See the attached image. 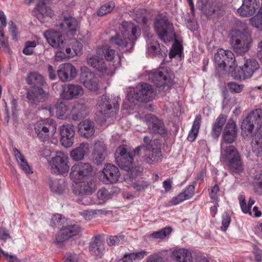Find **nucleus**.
<instances>
[{
  "label": "nucleus",
  "instance_id": "nucleus-57",
  "mask_svg": "<svg viewBox=\"0 0 262 262\" xmlns=\"http://www.w3.org/2000/svg\"><path fill=\"white\" fill-rule=\"evenodd\" d=\"M101 210H84L81 212V215L87 220H90L93 219L95 215L98 213L102 212Z\"/></svg>",
  "mask_w": 262,
  "mask_h": 262
},
{
  "label": "nucleus",
  "instance_id": "nucleus-19",
  "mask_svg": "<svg viewBox=\"0 0 262 262\" xmlns=\"http://www.w3.org/2000/svg\"><path fill=\"white\" fill-rule=\"evenodd\" d=\"M43 36L53 48L61 49L65 45V39L60 32L49 30L43 33Z\"/></svg>",
  "mask_w": 262,
  "mask_h": 262
},
{
  "label": "nucleus",
  "instance_id": "nucleus-30",
  "mask_svg": "<svg viewBox=\"0 0 262 262\" xmlns=\"http://www.w3.org/2000/svg\"><path fill=\"white\" fill-rule=\"evenodd\" d=\"M90 145L88 143H81L79 145L74 148L70 152L72 159L75 161H79L84 159L89 153Z\"/></svg>",
  "mask_w": 262,
  "mask_h": 262
},
{
  "label": "nucleus",
  "instance_id": "nucleus-58",
  "mask_svg": "<svg viewBox=\"0 0 262 262\" xmlns=\"http://www.w3.org/2000/svg\"><path fill=\"white\" fill-rule=\"evenodd\" d=\"M227 85L231 92L235 93H241L244 88V85L243 84H239L234 82H229Z\"/></svg>",
  "mask_w": 262,
  "mask_h": 262
},
{
  "label": "nucleus",
  "instance_id": "nucleus-37",
  "mask_svg": "<svg viewBox=\"0 0 262 262\" xmlns=\"http://www.w3.org/2000/svg\"><path fill=\"white\" fill-rule=\"evenodd\" d=\"M14 156L20 168L25 172L27 174H30L33 172L31 167L28 164L26 159L24 156L16 148L14 147L13 148Z\"/></svg>",
  "mask_w": 262,
  "mask_h": 262
},
{
  "label": "nucleus",
  "instance_id": "nucleus-25",
  "mask_svg": "<svg viewBox=\"0 0 262 262\" xmlns=\"http://www.w3.org/2000/svg\"><path fill=\"white\" fill-rule=\"evenodd\" d=\"M237 137V128L233 120H229L226 124L223 132V140L221 142L225 144L233 143Z\"/></svg>",
  "mask_w": 262,
  "mask_h": 262
},
{
  "label": "nucleus",
  "instance_id": "nucleus-24",
  "mask_svg": "<svg viewBox=\"0 0 262 262\" xmlns=\"http://www.w3.org/2000/svg\"><path fill=\"white\" fill-rule=\"evenodd\" d=\"M259 7V0H243V4L237 9L239 15L243 17L253 15Z\"/></svg>",
  "mask_w": 262,
  "mask_h": 262
},
{
  "label": "nucleus",
  "instance_id": "nucleus-64",
  "mask_svg": "<svg viewBox=\"0 0 262 262\" xmlns=\"http://www.w3.org/2000/svg\"><path fill=\"white\" fill-rule=\"evenodd\" d=\"M146 262H163V258L159 253H155L149 255Z\"/></svg>",
  "mask_w": 262,
  "mask_h": 262
},
{
  "label": "nucleus",
  "instance_id": "nucleus-41",
  "mask_svg": "<svg viewBox=\"0 0 262 262\" xmlns=\"http://www.w3.org/2000/svg\"><path fill=\"white\" fill-rule=\"evenodd\" d=\"M147 37V53L148 55L151 56L160 55L161 54V49L160 45L157 41L151 39L152 36L151 35L150 38L148 35L146 36Z\"/></svg>",
  "mask_w": 262,
  "mask_h": 262
},
{
  "label": "nucleus",
  "instance_id": "nucleus-11",
  "mask_svg": "<svg viewBox=\"0 0 262 262\" xmlns=\"http://www.w3.org/2000/svg\"><path fill=\"white\" fill-rule=\"evenodd\" d=\"M49 112L52 116H56L58 119H69L72 116L73 105L62 101H58L49 108Z\"/></svg>",
  "mask_w": 262,
  "mask_h": 262
},
{
  "label": "nucleus",
  "instance_id": "nucleus-34",
  "mask_svg": "<svg viewBox=\"0 0 262 262\" xmlns=\"http://www.w3.org/2000/svg\"><path fill=\"white\" fill-rule=\"evenodd\" d=\"M104 249V243L100 237H96L90 246L91 254L97 258L102 257Z\"/></svg>",
  "mask_w": 262,
  "mask_h": 262
},
{
  "label": "nucleus",
  "instance_id": "nucleus-22",
  "mask_svg": "<svg viewBox=\"0 0 262 262\" xmlns=\"http://www.w3.org/2000/svg\"><path fill=\"white\" fill-rule=\"evenodd\" d=\"M81 228L78 225H70L61 229L57 235L56 240L57 243L67 240L79 234Z\"/></svg>",
  "mask_w": 262,
  "mask_h": 262
},
{
  "label": "nucleus",
  "instance_id": "nucleus-23",
  "mask_svg": "<svg viewBox=\"0 0 262 262\" xmlns=\"http://www.w3.org/2000/svg\"><path fill=\"white\" fill-rule=\"evenodd\" d=\"M144 119L147 123L149 130L153 133L164 135L166 131L162 122L155 116L148 114L145 115Z\"/></svg>",
  "mask_w": 262,
  "mask_h": 262
},
{
  "label": "nucleus",
  "instance_id": "nucleus-43",
  "mask_svg": "<svg viewBox=\"0 0 262 262\" xmlns=\"http://www.w3.org/2000/svg\"><path fill=\"white\" fill-rule=\"evenodd\" d=\"M86 110L87 107L84 104L78 103L75 105H73L72 120L76 121L86 116Z\"/></svg>",
  "mask_w": 262,
  "mask_h": 262
},
{
  "label": "nucleus",
  "instance_id": "nucleus-42",
  "mask_svg": "<svg viewBox=\"0 0 262 262\" xmlns=\"http://www.w3.org/2000/svg\"><path fill=\"white\" fill-rule=\"evenodd\" d=\"M226 116L221 114L216 119L213 124L212 128V134L214 138H217L219 137L223 125L226 121Z\"/></svg>",
  "mask_w": 262,
  "mask_h": 262
},
{
  "label": "nucleus",
  "instance_id": "nucleus-62",
  "mask_svg": "<svg viewBox=\"0 0 262 262\" xmlns=\"http://www.w3.org/2000/svg\"><path fill=\"white\" fill-rule=\"evenodd\" d=\"M252 25L257 28L259 30L262 31V15H258L251 19Z\"/></svg>",
  "mask_w": 262,
  "mask_h": 262
},
{
  "label": "nucleus",
  "instance_id": "nucleus-29",
  "mask_svg": "<svg viewBox=\"0 0 262 262\" xmlns=\"http://www.w3.org/2000/svg\"><path fill=\"white\" fill-rule=\"evenodd\" d=\"M49 186L51 191L55 194H61L66 192L68 184L64 179H49Z\"/></svg>",
  "mask_w": 262,
  "mask_h": 262
},
{
  "label": "nucleus",
  "instance_id": "nucleus-9",
  "mask_svg": "<svg viewBox=\"0 0 262 262\" xmlns=\"http://www.w3.org/2000/svg\"><path fill=\"white\" fill-rule=\"evenodd\" d=\"M97 54L100 55L102 58L104 57L107 61L112 62L109 64L107 68V75H112L114 73L115 69L120 65V58L115 50L111 49L107 45H104L97 49Z\"/></svg>",
  "mask_w": 262,
  "mask_h": 262
},
{
  "label": "nucleus",
  "instance_id": "nucleus-3",
  "mask_svg": "<svg viewBox=\"0 0 262 262\" xmlns=\"http://www.w3.org/2000/svg\"><path fill=\"white\" fill-rule=\"evenodd\" d=\"M220 161L231 171L239 173L243 169L241 156L233 145L221 143Z\"/></svg>",
  "mask_w": 262,
  "mask_h": 262
},
{
  "label": "nucleus",
  "instance_id": "nucleus-17",
  "mask_svg": "<svg viewBox=\"0 0 262 262\" xmlns=\"http://www.w3.org/2000/svg\"><path fill=\"white\" fill-rule=\"evenodd\" d=\"M59 29L68 36H73L78 28V22L72 16H64L59 23Z\"/></svg>",
  "mask_w": 262,
  "mask_h": 262
},
{
  "label": "nucleus",
  "instance_id": "nucleus-12",
  "mask_svg": "<svg viewBox=\"0 0 262 262\" xmlns=\"http://www.w3.org/2000/svg\"><path fill=\"white\" fill-rule=\"evenodd\" d=\"M120 177L118 168L113 164L107 163L100 173V180L105 184L116 183Z\"/></svg>",
  "mask_w": 262,
  "mask_h": 262
},
{
  "label": "nucleus",
  "instance_id": "nucleus-53",
  "mask_svg": "<svg viewBox=\"0 0 262 262\" xmlns=\"http://www.w3.org/2000/svg\"><path fill=\"white\" fill-rule=\"evenodd\" d=\"M231 76L234 79L236 80H245L247 79L245 76L244 70L243 67H236L234 68L233 70L231 72Z\"/></svg>",
  "mask_w": 262,
  "mask_h": 262
},
{
  "label": "nucleus",
  "instance_id": "nucleus-18",
  "mask_svg": "<svg viewBox=\"0 0 262 262\" xmlns=\"http://www.w3.org/2000/svg\"><path fill=\"white\" fill-rule=\"evenodd\" d=\"M59 133L62 145L67 148L72 146L75 135L74 126L70 124H63L60 126Z\"/></svg>",
  "mask_w": 262,
  "mask_h": 262
},
{
  "label": "nucleus",
  "instance_id": "nucleus-49",
  "mask_svg": "<svg viewBox=\"0 0 262 262\" xmlns=\"http://www.w3.org/2000/svg\"><path fill=\"white\" fill-rule=\"evenodd\" d=\"M143 142L144 143V145L143 146H139L137 147L135 151L134 154H139V152L143 150H145L147 149H151L152 147H155V144H159L158 141H151L150 138L148 136H145L143 139Z\"/></svg>",
  "mask_w": 262,
  "mask_h": 262
},
{
  "label": "nucleus",
  "instance_id": "nucleus-7",
  "mask_svg": "<svg viewBox=\"0 0 262 262\" xmlns=\"http://www.w3.org/2000/svg\"><path fill=\"white\" fill-rule=\"evenodd\" d=\"M51 172L57 175L67 174L70 170L69 158L67 154L58 151L48 160Z\"/></svg>",
  "mask_w": 262,
  "mask_h": 262
},
{
  "label": "nucleus",
  "instance_id": "nucleus-33",
  "mask_svg": "<svg viewBox=\"0 0 262 262\" xmlns=\"http://www.w3.org/2000/svg\"><path fill=\"white\" fill-rule=\"evenodd\" d=\"M194 194V187L193 185H189L182 192L171 200V203L173 205H177L185 200L190 199Z\"/></svg>",
  "mask_w": 262,
  "mask_h": 262
},
{
  "label": "nucleus",
  "instance_id": "nucleus-21",
  "mask_svg": "<svg viewBox=\"0 0 262 262\" xmlns=\"http://www.w3.org/2000/svg\"><path fill=\"white\" fill-rule=\"evenodd\" d=\"M75 183L73 192L77 195L91 194L96 189L95 182L92 179Z\"/></svg>",
  "mask_w": 262,
  "mask_h": 262
},
{
  "label": "nucleus",
  "instance_id": "nucleus-46",
  "mask_svg": "<svg viewBox=\"0 0 262 262\" xmlns=\"http://www.w3.org/2000/svg\"><path fill=\"white\" fill-rule=\"evenodd\" d=\"M171 232L172 228L170 227H165L159 231L149 234L148 237L152 239L161 241L168 236Z\"/></svg>",
  "mask_w": 262,
  "mask_h": 262
},
{
  "label": "nucleus",
  "instance_id": "nucleus-5",
  "mask_svg": "<svg viewBox=\"0 0 262 262\" xmlns=\"http://www.w3.org/2000/svg\"><path fill=\"white\" fill-rule=\"evenodd\" d=\"M154 28L159 38L163 42H170L176 39L173 25L164 16L159 15L155 18Z\"/></svg>",
  "mask_w": 262,
  "mask_h": 262
},
{
  "label": "nucleus",
  "instance_id": "nucleus-10",
  "mask_svg": "<svg viewBox=\"0 0 262 262\" xmlns=\"http://www.w3.org/2000/svg\"><path fill=\"white\" fill-rule=\"evenodd\" d=\"M149 78L158 88H169L172 83V79L167 69L160 68L152 71L149 74Z\"/></svg>",
  "mask_w": 262,
  "mask_h": 262
},
{
  "label": "nucleus",
  "instance_id": "nucleus-8",
  "mask_svg": "<svg viewBox=\"0 0 262 262\" xmlns=\"http://www.w3.org/2000/svg\"><path fill=\"white\" fill-rule=\"evenodd\" d=\"M93 168L88 163L78 162L71 168L70 177L74 183L89 180L93 174Z\"/></svg>",
  "mask_w": 262,
  "mask_h": 262
},
{
  "label": "nucleus",
  "instance_id": "nucleus-1",
  "mask_svg": "<svg viewBox=\"0 0 262 262\" xmlns=\"http://www.w3.org/2000/svg\"><path fill=\"white\" fill-rule=\"evenodd\" d=\"M237 28L232 29L229 34L233 51L239 55H244L251 48L253 39L250 34L246 31V24L237 23Z\"/></svg>",
  "mask_w": 262,
  "mask_h": 262
},
{
  "label": "nucleus",
  "instance_id": "nucleus-48",
  "mask_svg": "<svg viewBox=\"0 0 262 262\" xmlns=\"http://www.w3.org/2000/svg\"><path fill=\"white\" fill-rule=\"evenodd\" d=\"M252 150L258 156L262 152V130L257 131L252 139Z\"/></svg>",
  "mask_w": 262,
  "mask_h": 262
},
{
  "label": "nucleus",
  "instance_id": "nucleus-40",
  "mask_svg": "<svg viewBox=\"0 0 262 262\" xmlns=\"http://www.w3.org/2000/svg\"><path fill=\"white\" fill-rule=\"evenodd\" d=\"M148 252L145 250L134 253H125L122 258V262H139L144 256L147 255Z\"/></svg>",
  "mask_w": 262,
  "mask_h": 262
},
{
  "label": "nucleus",
  "instance_id": "nucleus-51",
  "mask_svg": "<svg viewBox=\"0 0 262 262\" xmlns=\"http://www.w3.org/2000/svg\"><path fill=\"white\" fill-rule=\"evenodd\" d=\"M249 117H252L257 127L262 126V110L255 109L249 114Z\"/></svg>",
  "mask_w": 262,
  "mask_h": 262
},
{
  "label": "nucleus",
  "instance_id": "nucleus-4",
  "mask_svg": "<svg viewBox=\"0 0 262 262\" xmlns=\"http://www.w3.org/2000/svg\"><path fill=\"white\" fill-rule=\"evenodd\" d=\"M116 162L119 167L127 171V176L135 179L141 173L140 167L134 166L133 154L128 152L124 146H119L115 153Z\"/></svg>",
  "mask_w": 262,
  "mask_h": 262
},
{
  "label": "nucleus",
  "instance_id": "nucleus-44",
  "mask_svg": "<svg viewBox=\"0 0 262 262\" xmlns=\"http://www.w3.org/2000/svg\"><path fill=\"white\" fill-rule=\"evenodd\" d=\"M201 120L200 115H198L195 117L187 137L189 141L193 142L195 140L201 126Z\"/></svg>",
  "mask_w": 262,
  "mask_h": 262
},
{
  "label": "nucleus",
  "instance_id": "nucleus-45",
  "mask_svg": "<svg viewBox=\"0 0 262 262\" xmlns=\"http://www.w3.org/2000/svg\"><path fill=\"white\" fill-rule=\"evenodd\" d=\"M28 83L30 85L42 86L46 85L43 77L37 72H31L27 77Z\"/></svg>",
  "mask_w": 262,
  "mask_h": 262
},
{
  "label": "nucleus",
  "instance_id": "nucleus-39",
  "mask_svg": "<svg viewBox=\"0 0 262 262\" xmlns=\"http://www.w3.org/2000/svg\"><path fill=\"white\" fill-rule=\"evenodd\" d=\"M0 45L2 48L6 49L8 47V38L5 36L4 29L7 25L6 17L3 11H0Z\"/></svg>",
  "mask_w": 262,
  "mask_h": 262
},
{
  "label": "nucleus",
  "instance_id": "nucleus-27",
  "mask_svg": "<svg viewBox=\"0 0 262 262\" xmlns=\"http://www.w3.org/2000/svg\"><path fill=\"white\" fill-rule=\"evenodd\" d=\"M171 257L177 262H193L191 252L185 248L174 249L171 253Z\"/></svg>",
  "mask_w": 262,
  "mask_h": 262
},
{
  "label": "nucleus",
  "instance_id": "nucleus-50",
  "mask_svg": "<svg viewBox=\"0 0 262 262\" xmlns=\"http://www.w3.org/2000/svg\"><path fill=\"white\" fill-rule=\"evenodd\" d=\"M115 7V3L110 2L102 5L97 11L99 16H102L107 13H111Z\"/></svg>",
  "mask_w": 262,
  "mask_h": 262
},
{
  "label": "nucleus",
  "instance_id": "nucleus-13",
  "mask_svg": "<svg viewBox=\"0 0 262 262\" xmlns=\"http://www.w3.org/2000/svg\"><path fill=\"white\" fill-rule=\"evenodd\" d=\"M214 60L216 66L221 69L226 67L232 68L234 65V55L230 50L219 49L214 56Z\"/></svg>",
  "mask_w": 262,
  "mask_h": 262
},
{
  "label": "nucleus",
  "instance_id": "nucleus-36",
  "mask_svg": "<svg viewBox=\"0 0 262 262\" xmlns=\"http://www.w3.org/2000/svg\"><path fill=\"white\" fill-rule=\"evenodd\" d=\"M242 67L245 76L248 79L251 78L253 74L259 69V65L256 59H249L245 61Z\"/></svg>",
  "mask_w": 262,
  "mask_h": 262
},
{
  "label": "nucleus",
  "instance_id": "nucleus-15",
  "mask_svg": "<svg viewBox=\"0 0 262 262\" xmlns=\"http://www.w3.org/2000/svg\"><path fill=\"white\" fill-rule=\"evenodd\" d=\"M134 93L137 100L143 102L151 101L156 96V92L152 86L147 83L137 85L134 90Z\"/></svg>",
  "mask_w": 262,
  "mask_h": 262
},
{
  "label": "nucleus",
  "instance_id": "nucleus-61",
  "mask_svg": "<svg viewBox=\"0 0 262 262\" xmlns=\"http://www.w3.org/2000/svg\"><path fill=\"white\" fill-rule=\"evenodd\" d=\"M238 200L239 202V205L241 208L242 211L244 213H249L250 215H252V211H249L248 208H247V205L246 203L245 196L244 194H240L238 196Z\"/></svg>",
  "mask_w": 262,
  "mask_h": 262
},
{
  "label": "nucleus",
  "instance_id": "nucleus-56",
  "mask_svg": "<svg viewBox=\"0 0 262 262\" xmlns=\"http://www.w3.org/2000/svg\"><path fill=\"white\" fill-rule=\"evenodd\" d=\"M71 44L72 45V49L75 54L78 55L82 53L83 46L80 42L76 39H73L71 40Z\"/></svg>",
  "mask_w": 262,
  "mask_h": 262
},
{
  "label": "nucleus",
  "instance_id": "nucleus-47",
  "mask_svg": "<svg viewBox=\"0 0 262 262\" xmlns=\"http://www.w3.org/2000/svg\"><path fill=\"white\" fill-rule=\"evenodd\" d=\"M254 124L252 118L248 115L242 123L241 129L243 134H245L246 136L251 135L254 128Z\"/></svg>",
  "mask_w": 262,
  "mask_h": 262
},
{
  "label": "nucleus",
  "instance_id": "nucleus-31",
  "mask_svg": "<svg viewBox=\"0 0 262 262\" xmlns=\"http://www.w3.org/2000/svg\"><path fill=\"white\" fill-rule=\"evenodd\" d=\"M88 64L99 71L107 74L108 69L106 62L100 55L97 54L89 57L87 59Z\"/></svg>",
  "mask_w": 262,
  "mask_h": 262
},
{
  "label": "nucleus",
  "instance_id": "nucleus-32",
  "mask_svg": "<svg viewBox=\"0 0 262 262\" xmlns=\"http://www.w3.org/2000/svg\"><path fill=\"white\" fill-rule=\"evenodd\" d=\"M155 147L144 150L145 153V161L149 164L158 162L161 159V150L159 144H155Z\"/></svg>",
  "mask_w": 262,
  "mask_h": 262
},
{
  "label": "nucleus",
  "instance_id": "nucleus-14",
  "mask_svg": "<svg viewBox=\"0 0 262 262\" xmlns=\"http://www.w3.org/2000/svg\"><path fill=\"white\" fill-rule=\"evenodd\" d=\"M120 98L119 97H111L102 95L98 99L97 107L100 113L105 116H108V112L113 108L117 111L119 108L118 103Z\"/></svg>",
  "mask_w": 262,
  "mask_h": 262
},
{
  "label": "nucleus",
  "instance_id": "nucleus-52",
  "mask_svg": "<svg viewBox=\"0 0 262 262\" xmlns=\"http://www.w3.org/2000/svg\"><path fill=\"white\" fill-rule=\"evenodd\" d=\"M97 196L99 200L102 201V202L98 203L97 204L101 205L111 199L112 195L106 189L102 188L98 191Z\"/></svg>",
  "mask_w": 262,
  "mask_h": 262
},
{
  "label": "nucleus",
  "instance_id": "nucleus-38",
  "mask_svg": "<svg viewBox=\"0 0 262 262\" xmlns=\"http://www.w3.org/2000/svg\"><path fill=\"white\" fill-rule=\"evenodd\" d=\"M106 156L105 146L100 142H96L94 145L92 157L94 161L97 164H100L104 160Z\"/></svg>",
  "mask_w": 262,
  "mask_h": 262
},
{
  "label": "nucleus",
  "instance_id": "nucleus-28",
  "mask_svg": "<svg viewBox=\"0 0 262 262\" xmlns=\"http://www.w3.org/2000/svg\"><path fill=\"white\" fill-rule=\"evenodd\" d=\"M95 125L93 121L85 120L81 121L78 125L79 134L85 138L89 139L95 133Z\"/></svg>",
  "mask_w": 262,
  "mask_h": 262
},
{
  "label": "nucleus",
  "instance_id": "nucleus-20",
  "mask_svg": "<svg viewBox=\"0 0 262 262\" xmlns=\"http://www.w3.org/2000/svg\"><path fill=\"white\" fill-rule=\"evenodd\" d=\"M57 74L61 81H70L76 77L77 70L71 63H66L59 66Z\"/></svg>",
  "mask_w": 262,
  "mask_h": 262
},
{
  "label": "nucleus",
  "instance_id": "nucleus-2",
  "mask_svg": "<svg viewBox=\"0 0 262 262\" xmlns=\"http://www.w3.org/2000/svg\"><path fill=\"white\" fill-rule=\"evenodd\" d=\"M140 35V29L134 24L123 21L120 31L110 38V42L118 48H133L135 41Z\"/></svg>",
  "mask_w": 262,
  "mask_h": 262
},
{
  "label": "nucleus",
  "instance_id": "nucleus-16",
  "mask_svg": "<svg viewBox=\"0 0 262 262\" xmlns=\"http://www.w3.org/2000/svg\"><path fill=\"white\" fill-rule=\"evenodd\" d=\"M83 93V89L79 85L66 84L62 86L60 96L63 99L72 100L82 96Z\"/></svg>",
  "mask_w": 262,
  "mask_h": 262
},
{
  "label": "nucleus",
  "instance_id": "nucleus-55",
  "mask_svg": "<svg viewBox=\"0 0 262 262\" xmlns=\"http://www.w3.org/2000/svg\"><path fill=\"white\" fill-rule=\"evenodd\" d=\"M182 47L181 45L176 41L172 46V49L169 52V57L172 58L177 55L180 54L182 52Z\"/></svg>",
  "mask_w": 262,
  "mask_h": 262
},
{
  "label": "nucleus",
  "instance_id": "nucleus-35",
  "mask_svg": "<svg viewBox=\"0 0 262 262\" xmlns=\"http://www.w3.org/2000/svg\"><path fill=\"white\" fill-rule=\"evenodd\" d=\"M48 97V94L42 89H39L35 92L33 90L29 91L27 93V98L33 104H36L43 102Z\"/></svg>",
  "mask_w": 262,
  "mask_h": 262
},
{
  "label": "nucleus",
  "instance_id": "nucleus-54",
  "mask_svg": "<svg viewBox=\"0 0 262 262\" xmlns=\"http://www.w3.org/2000/svg\"><path fill=\"white\" fill-rule=\"evenodd\" d=\"M149 185V183L143 180H136L133 182V187L137 191L144 190Z\"/></svg>",
  "mask_w": 262,
  "mask_h": 262
},
{
  "label": "nucleus",
  "instance_id": "nucleus-26",
  "mask_svg": "<svg viewBox=\"0 0 262 262\" xmlns=\"http://www.w3.org/2000/svg\"><path fill=\"white\" fill-rule=\"evenodd\" d=\"M80 79L81 82L90 91H96L98 89L97 80L92 72L88 71L82 72Z\"/></svg>",
  "mask_w": 262,
  "mask_h": 262
},
{
  "label": "nucleus",
  "instance_id": "nucleus-59",
  "mask_svg": "<svg viewBox=\"0 0 262 262\" xmlns=\"http://www.w3.org/2000/svg\"><path fill=\"white\" fill-rule=\"evenodd\" d=\"M123 239L124 236L123 235L111 236L107 239L106 242L110 246H115L118 245Z\"/></svg>",
  "mask_w": 262,
  "mask_h": 262
},
{
  "label": "nucleus",
  "instance_id": "nucleus-63",
  "mask_svg": "<svg viewBox=\"0 0 262 262\" xmlns=\"http://www.w3.org/2000/svg\"><path fill=\"white\" fill-rule=\"evenodd\" d=\"M135 15L134 16L135 19L138 22L146 23V18L145 17L143 12L145 11L143 9H138L136 10Z\"/></svg>",
  "mask_w": 262,
  "mask_h": 262
},
{
  "label": "nucleus",
  "instance_id": "nucleus-6",
  "mask_svg": "<svg viewBox=\"0 0 262 262\" xmlns=\"http://www.w3.org/2000/svg\"><path fill=\"white\" fill-rule=\"evenodd\" d=\"M34 132L38 139L42 142L50 140L56 131L55 122L52 119L46 118L37 121L34 124Z\"/></svg>",
  "mask_w": 262,
  "mask_h": 262
},
{
  "label": "nucleus",
  "instance_id": "nucleus-60",
  "mask_svg": "<svg viewBox=\"0 0 262 262\" xmlns=\"http://www.w3.org/2000/svg\"><path fill=\"white\" fill-rule=\"evenodd\" d=\"M231 222V217L229 214L224 213L222 215V226L221 229L226 231L229 227Z\"/></svg>",
  "mask_w": 262,
  "mask_h": 262
}]
</instances>
